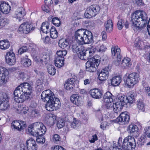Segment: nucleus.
Returning a JSON list of instances; mask_svg holds the SVG:
<instances>
[{
  "mask_svg": "<svg viewBox=\"0 0 150 150\" xmlns=\"http://www.w3.org/2000/svg\"><path fill=\"white\" fill-rule=\"evenodd\" d=\"M127 113V112H126L121 113L120 115L117 118L116 120L117 121L122 122H128L130 117Z\"/></svg>",
  "mask_w": 150,
  "mask_h": 150,
  "instance_id": "nucleus-19",
  "label": "nucleus"
},
{
  "mask_svg": "<svg viewBox=\"0 0 150 150\" xmlns=\"http://www.w3.org/2000/svg\"><path fill=\"white\" fill-rule=\"evenodd\" d=\"M74 78H71L68 79L64 84V86L67 90H71L72 89V83Z\"/></svg>",
  "mask_w": 150,
  "mask_h": 150,
  "instance_id": "nucleus-37",
  "label": "nucleus"
},
{
  "mask_svg": "<svg viewBox=\"0 0 150 150\" xmlns=\"http://www.w3.org/2000/svg\"><path fill=\"white\" fill-rule=\"evenodd\" d=\"M61 138L59 135L55 134L53 135L52 138L53 141L55 143H57L58 142H60L61 141Z\"/></svg>",
  "mask_w": 150,
  "mask_h": 150,
  "instance_id": "nucleus-49",
  "label": "nucleus"
},
{
  "mask_svg": "<svg viewBox=\"0 0 150 150\" xmlns=\"http://www.w3.org/2000/svg\"><path fill=\"white\" fill-rule=\"evenodd\" d=\"M37 137L36 141L38 143L43 144L45 142V138L41 135H38V136H35Z\"/></svg>",
  "mask_w": 150,
  "mask_h": 150,
  "instance_id": "nucleus-53",
  "label": "nucleus"
},
{
  "mask_svg": "<svg viewBox=\"0 0 150 150\" xmlns=\"http://www.w3.org/2000/svg\"><path fill=\"white\" fill-rule=\"evenodd\" d=\"M9 23V20L6 18L0 17V29Z\"/></svg>",
  "mask_w": 150,
  "mask_h": 150,
  "instance_id": "nucleus-42",
  "label": "nucleus"
},
{
  "mask_svg": "<svg viewBox=\"0 0 150 150\" xmlns=\"http://www.w3.org/2000/svg\"><path fill=\"white\" fill-rule=\"evenodd\" d=\"M93 52L90 50H86V59H85V60H88L90 59H91L92 58L91 57L93 55Z\"/></svg>",
  "mask_w": 150,
  "mask_h": 150,
  "instance_id": "nucleus-54",
  "label": "nucleus"
},
{
  "mask_svg": "<svg viewBox=\"0 0 150 150\" xmlns=\"http://www.w3.org/2000/svg\"><path fill=\"white\" fill-rule=\"evenodd\" d=\"M105 26L107 32L110 33L112 31L113 24L111 20H108L105 23Z\"/></svg>",
  "mask_w": 150,
  "mask_h": 150,
  "instance_id": "nucleus-36",
  "label": "nucleus"
},
{
  "mask_svg": "<svg viewBox=\"0 0 150 150\" xmlns=\"http://www.w3.org/2000/svg\"><path fill=\"white\" fill-rule=\"evenodd\" d=\"M11 7L9 5L4 1L0 2V11L2 13L7 14L10 11Z\"/></svg>",
  "mask_w": 150,
  "mask_h": 150,
  "instance_id": "nucleus-20",
  "label": "nucleus"
},
{
  "mask_svg": "<svg viewBox=\"0 0 150 150\" xmlns=\"http://www.w3.org/2000/svg\"><path fill=\"white\" fill-rule=\"evenodd\" d=\"M108 74L109 67H106L99 72L98 76L99 80L101 81L106 80L108 78Z\"/></svg>",
  "mask_w": 150,
  "mask_h": 150,
  "instance_id": "nucleus-17",
  "label": "nucleus"
},
{
  "mask_svg": "<svg viewBox=\"0 0 150 150\" xmlns=\"http://www.w3.org/2000/svg\"><path fill=\"white\" fill-rule=\"evenodd\" d=\"M95 25V24L93 21H89L87 23L86 26L88 28H93Z\"/></svg>",
  "mask_w": 150,
  "mask_h": 150,
  "instance_id": "nucleus-63",
  "label": "nucleus"
},
{
  "mask_svg": "<svg viewBox=\"0 0 150 150\" xmlns=\"http://www.w3.org/2000/svg\"><path fill=\"white\" fill-rule=\"evenodd\" d=\"M59 45L60 47L63 49H68L69 47V42L66 40L63 42L62 40H60L59 42Z\"/></svg>",
  "mask_w": 150,
  "mask_h": 150,
  "instance_id": "nucleus-38",
  "label": "nucleus"
},
{
  "mask_svg": "<svg viewBox=\"0 0 150 150\" xmlns=\"http://www.w3.org/2000/svg\"><path fill=\"white\" fill-rule=\"evenodd\" d=\"M41 128H39L38 130H36L37 136L38 135H43L45 133L46 131V128L45 126L42 124Z\"/></svg>",
  "mask_w": 150,
  "mask_h": 150,
  "instance_id": "nucleus-41",
  "label": "nucleus"
},
{
  "mask_svg": "<svg viewBox=\"0 0 150 150\" xmlns=\"http://www.w3.org/2000/svg\"><path fill=\"white\" fill-rule=\"evenodd\" d=\"M31 54L35 61L39 64H46L50 59L49 54L45 52H38L36 50H33Z\"/></svg>",
  "mask_w": 150,
  "mask_h": 150,
  "instance_id": "nucleus-2",
  "label": "nucleus"
},
{
  "mask_svg": "<svg viewBox=\"0 0 150 150\" xmlns=\"http://www.w3.org/2000/svg\"><path fill=\"white\" fill-rule=\"evenodd\" d=\"M31 116L33 117H38L39 115V113L38 110L35 109L31 112Z\"/></svg>",
  "mask_w": 150,
  "mask_h": 150,
  "instance_id": "nucleus-60",
  "label": "nucleus"
},
{
  "mask_svg": "<svg viewBox=\"0 0 150 150\" xmlns=\"http://www.w3.org/2000/svg\"><path fill=\"white\" fill-rule=\"evenodd\" d=\"M67 53V51L66 50H60L57 52V56H59L64 57L65 56Z\"/></svg>",
  "mask_w": 150,
  "mask_h": 150,
  "instance_id": "nucleus-48",
  "label": "nucleus"
},
{
  "mask_svg": "<svg viewBox=\"0 0 150 150\" xmlns=\"http://www.w3.org/2000/svg\"><path fill=\"white\" fill-rule=\"evenodd\" d=\"M137 107L138 109L142 111H144L145 109V105L143 101L141 100L137 101Z\"/></svg>",
  "mask_w": 150,
  "mask_h": 150,
  "instance_id": "nucleus-40",
  "label": "nucleus"
},
{
  "mask_svg": "<svg viewBox=\"0 0 150 150\" xmlns=\"http://www.w3.org/2000/svg\"><path fill=\"white\" fill-rule=\"evenodd\" d=\"M21 64L25 67L30 66L31 64V60L28 58L27 55L21 58Z\"/></svg>",
  "mask_w": 150,
  "mask_h": 150,
  "instance_id": "nucleus-30",
  "label": "nucleus"
},
{
  "mask_svg": "<svg viewBox=\"0 0 150 150\" xmlns=\"http://www.w3.org/2000/svg\"><path fill=\"white\" fill-rule=\"evenodd\" d=\"M80 125V123L79 121L76 120L75 119H74L73 122L71 123V126L73 128H77Z\"/></svg>",
  "mask_w": 150,
  "mask_h": 150,
  "instance_id": "nucleus-50",
  "label": "nucleus"
},
{
  "mask_svg": "<svg viewBox=\"0 0 150 150\" xmlns=\"http://www.w3.org/2000/svg\"><path fill=\"white\" fill-rule=\"evenodd\" d=\"M127 73L123 78L125 83L129 87L133 86L136 84L139 81V74L133 72L127 76Z\"/></svg>",
  "mask_w": 150,
  "mask_h": 150,
  "instance_id": "nucleus-4",
  "label": "nucleus"
},
{
  "mask_svg": "<svg viewBox=\"0 0 150 150\" xmlns=\"http://www.w3.org/2000/svg\"><path fill=\"white\" fill-rule=\"evenodd\" d=\"M85 33L84 35V39L83 42V44H89L93 42V38L92 33L91 32L86 30Z\"/></svg>",
  "mask_w": 150,
  "mask_h": 150,
  "instance_id": "nucleus-18",
  "label": "nucleus"
},
{
  "mask_svg": "<svg viewBox=\"0 0 150 150\" xmlns=\"http://www.w3.org/2000/svg\"><path fill=\"white\" fill-rule=\"evenodd\" d=\"M81 50H80L77 53L78 57L81 59L85 60L86 59V50L85 49L84 47L82 46L81 47Z\"/></svg>",
  "mask_w": 150,
  "mask_h": 150,
  "instance_id": "nucleus-33",
  "label": "nucleus"
},
{
  "mask_svg": "<svg viewBox=\"0 0 150 150\" xmlns=\"http://www.w3.org/2000/svg\"><path fill=\"white\" fill-rule=\"evenodd\" d=\"M122 100L123 99L120 96H119L117 101L113 104L112 107L115 114H117L118 112L120 111L125 105L124 101Z\"/></svg>",
  "mask_w": 150,
  "mask_h": 150,
  "instance_id": "nucleus-11",
  "label": "nucleus"
},
{
  "mask_svg": "<svg viewBox=\"0 0 150 150\" xmlns=\"http://www.w3.org/2000/svg\"><path fill=\"white\" fill-rule=\"evenodd\" d=\"M82 46L79 45H77L76 44H73L72 45V51L74 53H76V54L80 50H81V47Z\"/></svg>",
  "mask_w": 150,
  "mask_h": 150,
  "instance_id": "nucleus-45",
  "label": "nucleus"
},
{
  "mask_svg": "<svg viewBox=\"0 0 150 150\" xmlns=\"http://www.w3.org/2000/svg\"><path fill=\"white\" fill-rule=\"evenodd\" d=\"M52 22L56 26L59 27L61 25V22L57 17L53 18L52 19Z\"/></svg>",
  "mask_w": 150,
  "mask_h": 150,
  "instance_id": "nucleus-47",
  "label": "nucleus"
},
{
  "mask_svg": "<svg viewBox=\"0 0 150 150\" xmlns=\"http://www.w3.org/2000/svg\"><path fill=\"white\" fill-rule=\"evenodd\" d=\"M125 104L127 105V103L132 104L134 102L135 98H132L129 96H120Z\"/></svg>",
  "mask_w": 150,
  "mask_h": 150,
  "instance_id": "nucleus-34",
  "label": "nucleus"
},
{
  "mask_svg": "<svg viewBox=\"0 0 150 150\" xmlns=\"http://www.w3.org/2000/svg\"><path fill=\"white\" fill-rule=\"evenodd\" d=\"M46 117L48 118L50 121L52 120L54 121L56 120L57 116L54 114H50L46 115Z\"/></svg>",
  "mask_w": 150,
  "mask_h": 150,
  "instance_id": "nucleus-55",
  "label": "nucleus"
},
{
  "mask_svg": "<svg viewBox=\"0 0 150 150\" xmlns=\"http://www.w3.org/2000/svg\"><path fill=\"white\" fill-rule=\"evenodd\" d=\"M47 71L50 75H54L56 72V69L54 66L50 65L48 67Z\"/></svg>",
  "mask_w": 150,
  "mask_h": 150,
  "instance_id": "nucleus-43",
  "label": "nucleus"
},
{
  "mask_svg": "<svg viewBox=\"0 0 150 150\" xmlns=\"http://www.w3.org/2000/svg\"><path fill=\"white\" fill-rule=\"evenodd\" d=\"M146 139V135L144 134H142L140 138L138 139V140L137 141L136 143L135 140L136 147H140L143 146L144 145V143L146 142L145 141Z\"/></svg>",
  "mask_w": 150,
  "mask_h": 150,
  "instance_id": "nucleus-26",
  "label": "nucleus"
},
{
  "mask_svg": "<svg viewBox=\"0 0 150 150\" xmlns=\"http://www.w3.org/2000/svg\"><path fill=\"white\" fill-rule=\"evenodd\" d=\"M8 74V71L5 67H0V86L3 85L7 82Z\"/></svg>",
  "mask_w": 150,
  "mask_h": 150,
  "instance_id": "nucleus-10",
  "label": "nucleus"
},
{
  "mask_svg": "<svg viewBox=\"0 0 150 150\" xmlns=\"http://www.w3.org/2000/svg\"><path fill=\"white\" fill-rule=\"evenodd\" d=\"M10 46L8 41H1L0 42V48L3 50H6Z\"/></svg>",
  "mask_w": 150,
  "mask_h": 150,
  "instance_id": "nucleus-39",
  "label": "nucleus"
},
{
  "mask_svg": "<svg viewBox=\"0 0 150 150\" xmlns=\"http://www.w3.org/2000/svg\"><path fill=\"white\" fill-rule=\"evenodd\" d=\"M121 66L123 69H125L129 67L131 65L130 59L126 57L124 58L121 62Z\"/></svg>",
  "mask_w": 150,
  "mask_h": 150,
  "instance_id": "nucleus-35",
  "label": "nucleus"
},
{
  "mask_svg": "<svg viewBox=\"0 0 150 150\" xmlns=\"http://www.w3.org/2000/svg\"><path fill=\"white\" fill-rule=\"evenodd\" d=\"M129 23L127 20L121 19L118 22L117 28L120 30L122 29L123 26H125L126 28H129Z\"/></svg>",
  "mask_w": 150,
  "mask_h": 150,
  "instance_id": "nucleus-27",
  "label": "nucleus"
},
{
  "mask_svg": "<svg viewBox=\"0 0 150 150\" xmlns=\"http://www.w3.org/2000/svg\"><path fill=\"white\" fill-rule=\"evenodd\" d=\"M100 10V7L99 5H91L86 8L84 13V16L87 18H91L98 14Z\"/></svg>",
  "mask_w": 150,
  "mask_h": 150,
  "instance_id": "nucleus-7",
  "label": "nucleus"
},
{
  "mask_svg": "<svg viewBox=\"0 0 150 150\" xmlns=\"http://www.w3.org/2000/svg\"><path fill=\"white\" fill-rule=\"evenodd\" d=\"M5 59L7 64L11 65H14L16 61L15 54L11 51L7 52L5 56Z\"/></svg>",
  "mask_w": 150,
  "mask_h": 150,
  "instance_id": "nucleus-14",
  "label": "nucleus"
},
{
  "mask_svg": "<svg viewBox=\"0 0 150 150\" xmlns=\"http://www.w3.org/2000/svg\"><path fill=\"white\" fill-rule=\"evenodd\" d=\"M90 92L92 98L97 99L100 98L103 94L102 91L98 88L92 89L90 90Z\"/></svg>",
  "mask_w": 150,
  "mask_h": 150,
  "instance_id": "nucleus-16",
  "label": "nucleus"
},
{
  "mask_svg": "<svg viewBox=\"0 0 150 150\" xmlns=\"http://www.w3.org/2000/svg\"><path fill=\"white\" fill-rule=\"evenodd\" d=\"M19 86L21 87L23 90V92H24L25 93L27 96H28L27 94L28 91H30L32 90V87L28 83H23L19 85Z\"/></svg>",
  "mask_w": 150,
  "mask_h": 150,
  "instance_id": "nucleus-28",
  "label": "nucleus"
},
{
  "mask_svg": "<svg viewBox=\"0 0 150 150\" xmlns=\"http://www.w3.org/2000/svg\"><path fill=\"white\" fill-rule=\"evenodd\" d=\"M42 123L40 122H37L33 123L32 125L34 129L35 130H38L40 128H41V127L42 125Z\"/></svg>",
  "mask_w": 150,
  "mask_h": 150,
  "instance_id": "nucleus-52",
  "label": "nucleus"
},
{
  "mask_svg": "<svg viewBox=\"0 0 150 150\" xmlns=\"http://www.w3.org/2000/svg\"><path fill=\"white\" fill-rule=\"evenodd\" d=\"M130 133L131 134L135 137H137L139 135V132L138 131V127L135 125H130L129 127Z\"/></svg>",
  "mask_w": 150,
  "mask_h": 150,
  "instance_id": "nucleus-23",
  "label": "nucleus"
},
{
  "mask_svg": "<svg viewBox=\"0 0 150 150\" xmlns=\"http://www.w3.org/2000/svg\"><path fill=\"white\" fill-rule=\"evenodd\" d=\"M96 57L95 56L92 57V59H90L86 62V71L94 72L96 71L99 64L100 61L99 59L96 58Z\"/></svg>",
  "mask_w": 150,
  "mask_h": 150,
  "instance_id": "nucleus-5",
  "label": "nucleus"
},
{
  "mask_svg": "<svg viewBox=\"0 0 150 150\" xmlns=\"http://www.w3.org/2000/svg\"><path fill=\"white\" fill-rule=\"evenodd\" d=\"M144 134L146 135V137L150 138V127H146L144 128Z\"/></svg>",
  "mask_w": 150,
  "mask_h": 150,
  "instance_id": "nucleus-59",
  "label": "nucleus"
},
{
  "mask_svg": "<svg viewBox=\"0 0 150 150\" xmlns=\"http://www.w3.org/2000/svg\"><path fill=\"white\" fill-rule=\"evenodd\" d=\"M28 150H37V146L35 140L33 138L28 140L26 142Z\"/></svg>",
  "mask_w": 150,
  "mask_h": 150,
  "instance_id": "nucleus-21",
  "label": "nucleus"
},
{
  "mask_svg": "<svg viewBox=\"0 0 150 150\" xmlns=\"http://www.w3.org/2000/svg\"><path fill=\"white\" fill-rule=\"evenodd\" d=\"M121 50L118 46H112L111 48L112 56L113 58H117V61L120 62L122 56L120 54Z\"/></svg>",
  "mask_w": 150,
  "mask_h": 150,
  "instance_id": "nucleus-13",
  "label": "nucleus"
},
{
  "mask_svg": "<svg viewBox=\"0 0 150 150\" xmlns=\"http://www.w3.org/2000/svg\"><path fill=\"white\" fill-rule=\"evenodd\" d=\"M28 50L27 47L26 46H23L21 48H20L18 50V53L21 54L25 52H26Z\"/></svg>",
  "mask_w": 150,
  "mask_h": 150,
  "instance_id": "nucleus-58",
  "label": "nucleus"
},
{
  "mask_svg": "<svg viewBox=\"0 0 150 150\" xmlns=\"http://www.w3.org/2000/svg\"><path fill=\"white\" fill-rule=\"evenodd\" d=\"M81 99V98L77 94H73L70 98L71 101L73 103L78 106L80 105Z\"/></svg>",
  "mask_w": 150,
  "mask_h": 150,
  "instance_id": "nucleus-25",
  "label": "nucleus"
},
{
  "mask_svg": "<svg viewBox=\"0 0 150 150\" xmlns=\"http://www.w3.org/2000/svg\"><path fill=\"white\" fill-rule=\"evenodd\" d=\"M13 94L14 100L18 103H23L29 98V96L26 95L19 85L15 88Z\"/></svg>",
  "mask_w": 150,
  "mask_h": 150,
  "instance_id": "nucleus-3",
  "label": "nucleus"
},
{
  "mask_svg": "<svg viewBox=\"0 0 150 150\" xmlns=\"http://www.w3.org/2000/svg\"><path fill=\"white\" fill-rule=\"evenodd\" d=\"M17 110L19 112L25 114L28 112V108L27 107L25 106L22 109H18Z\"/></svg>",
  "mask_w": 150,
  "mask_h": 150,
  "instance_id": "nucleus-57",
  "label": "nucleus"
},
{
  "mask_svg": "<svg viewBox=\"0 0 150 150\" xmlns=\"http://www.w3.org/2000/svg\"><path fill=\"white\" fill-rule=\"evenodd\" d=\"M64 125L65 122L63 120L60 119L57 121V126L58 128H62Z\"/></svg>",
  "mask_w": 150,
  "mask_h": 150,
  "instance_id": "nucleus-46",
  "label": "nucleus"
},
{
  "mask_svg": "<svg viewBox=\"0 0 150 150\" xmlns=\"http://www.w3.org/2000/svg\"><path fill=\"white\" fill-rule=\"evenodd\" d=\"M42 10L45 12L48 13L50 11V6L45 5L42 7Z\"/></svg>",
  "mask_w": 150,
  "mask_h": 150,
  "instance_id": "nucleus-64",
  "label": "nucleus"
},
{
  "mask_svg": "<svg viewBox=\"0 0 150 150\" xmlns=\"http://www.w3.org/2000/svg\"><path fill=\"white\" fill-rule=\"evenodd\" d=\"M113 96L109 92H106L104 95V101L105 103H111L113 102Z\"/></svg>",
  "mask_w": 150,
  "mask_h": 150,
  "instance_id": "nucleus-29",
  "label": "nucleus"
},
{
  "mask_svg": "<svg viewBox=\"0 0 150 150\" xmlns=\"http://www.w3.org/2000/svg\"><path fill=\"white\" fill-rule=\"evenodd\" d=\"M50 26L49 23L48 22H45L42 23L40 28V32L46 34L48 33L49 27Z\"/></svg>",
  "mask_w": 150,
  "mask_h": 150,
  "instance_id": "nucleus-31",
  "label": "nucleus"
},
{
  "mask_svg": "<svg viewBox=\"0 0 150 150\" xmlns=\"http://www.w3.org/2000/svg\"><path fill=\"white\" fill-rule=\"evenodd\" d=\"M98 140V137L97 135L95 134L92 136V138L91 139H90L89 140V142L91 143H94L95 142Z\"/></svg>",
  "mask_w": 150,
  "mask_h": 150,
  "instance_id": "nucleus-62",
  "label": "nucleus"
},
{
  "mask_svg": "<svg viewBox=\"0 0 150 150\" xmlns=\"http://www.w3.org/2000/svg\"><path fill=\"white\" fill-rule=\"evenodd\" d=\"M121 82V78L119 76H117L113 77L110 80V82L113 86H116L119 85Z\"/></svg>",
  "mask_w": 150,
  "mask_h": 150,
  "instance_id": "nucleus-32",
  "label": "nucleus"
},
{
  "mask_svg": "<svg viewBox=\"0 0 150 150\" xmlns=\"http://www.w3.org/2000/svg\"><path fill=\"white\" fill-rule=\"evenodd\" d=\"M135 144L134 138L128 136L124 139L122 147L125 150H134L136 147Z\"/></svg>",
  "mask_w": 150,
  "mask_h": 150,
  "instance_id": "nucleus-6",
  "label": "nucleus"
},
{
  "mask_svg": "<svg viewBox=\"0 0 150 150\" xmlns=\"http://www.w3.org/2000/svg\"><path fill=\"white\" fill-rule=\"evenodd\" d=\"M85 30L84 29H79L75 33V39L79 44H83Z\"/></svg>",
  "mask_w": 150,
  "mask_h": 150,
  "instance_id": "nucleus-15",
  "label": "nucleus"
},
{
  "mask_svg": "<svg viewBox=\"0 0 150 150\" xmlns=\"http://www.w3.org/2000/svg\"><path fill=\"white\" fill-rule=\"evenodd\" d=\"M11 126L12 128L20 131L25 127L26 123L23 121L14 120L12 122Z\"/></svg>",
  "mask_w": 150,
  "mask_h": 150,
  "instance_id": "nucleus-12",
  "label": "nucleus"
},
{
  "mask_svg": "<svg viewBox=\"0 0 150 150\" xmlns=\"http://www.w3.org/2000/svg\"><path fill=\"white\" fill-rule=\"evenodd\" d=\"M35 27L31 24L28 23H22L18 28V31L20 33L28 34L33 31Z\"/></svg>",
  "mask_w": 150,
  "mask_h": 150,
  "instance_id": "nucleus-8",
  "label": "nucleus"
},
{
  "mask_svg": "<svg viewBox=\"0 0 150 150\" xmlns=\"http://www.w3.org/2000/svg\"><path fill=\"white\" fill-rule=\"evenodd\" d=\"M50 36L53 39L56 38L58 36V33L57 31H54L50 33Z\"/></svg>",
  "mask_w": 150,
  "mask_h": 150,
  "instance_id": "nucleus-61",
  "label": "nucleus"
},
{
  "mask_svg": "<svg viewBox=\"0 0 150 150\" xmlns=\"http://www.w3.org/2000/svg\"><path fill=\"white\" fill-rule=\"evenodd\" d=\"M28 132L30 133L33 136H37L36 130L34 129L32 125L28 127Z\"/></svg>",
  "mask_w": 150,
  "mask_h": 150,
  "instance_id": "nucleus-51",
  "label": "nucleus"
},
{
  "mask_svg": "<svg viewBox=\"0 0 150 150\" xmlns=\"http://www.w3.org/2000/svg\"><path fill=\"white\" fill-rule=\"evenodd\" d=\"M25 15V12L23 8L20 7L18 8L16 11L14 17L16 18H19V20H21L20 18L23 17Z\"/></svg>",
  "mask_w": 150,
  "mask_h": 150,
  "instance_id": "nucleus-22",
  "label": "nucleus"
},
{
  "mask_svg": "<svg viewBox=\"0 0 150 150\" xmlns=\"http://www.w3.org/2000/svg\"><path fill=\"white\" fill-rule=\"evenodd\" d=\"M42 100L47 101L45 108L51 111L58 109L60 107V102L58 98H56L54 93L49 89L43 91L41 95Z\"/></svg>",
  "mask_w": 150,
  "mask_h": 150,
  "instance_id": "nucleus-1",
  "label": "nucleus"
},
{
  "mask_svg": "<svg viewBox=\"0 0 150 150\" xmlns=\"http://www.w3.org/2000/svg\"><path fill=\"white\" fill-rule=\"evenodd\" d=\"M143 42L142 41H139L134 44L135 46L139 50H142L143 48Z\"/></svg>",
  "mask_w": 150,
  "mask_h": 150,
  "instance_id": "nucleus-56",
  "label": "nucleus"
},
{
  "mask_svg": "<svg viewBox=\"0 0 150 150\" xmlns=\"http://www.w3.org/2000/svg\"><path fill=\"white\" fill-rule=\"evenodd\" d=\"M9 104L7 96L4 93H0V110H4L7 109Z\"/></svg>",
  "mask_w": 150,
  "mask_h": 150,
  "instance_id": "nucleus-9",
  "label": "nucleus"
},
{
  "mask_svg": "<svg viewBox=\"0 0 150 150\" xmlns=\"http://www.w3.org/2000/svg\"><path fill=\"white\" fill-rule=\"evenodd\" d=\"M64 57L56 56L54 60L55 66L59 68L62 67L64 64Z\"/></svg>",
  "mask_w": 150,
  "mask_h": 150,
  "instance_id": "nucleus-24",
  "label": "nucleus"
},
{
  "mask_svg": "<svg viewBox=\"0 0 150 150\" xmlns=\"http://www.w3.org/2000/svg\"><path fill=\"white\" fill-rule=\"evenodd\" d=\"M27 144L21 143L19 145L17 146L16 148V150H27Z\"/></svg>",
  "mask_w": 150,
  "mask_h": 150,
  "instance_id": "nucleus-44",
  "label": "nucleus"
}]
</instances>
